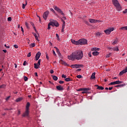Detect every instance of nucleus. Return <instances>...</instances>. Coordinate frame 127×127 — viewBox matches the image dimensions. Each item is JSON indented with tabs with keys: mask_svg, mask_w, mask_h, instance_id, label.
Segmentation results:
<instances>
[{
	"mask_svg": "<svg viewBox=\"0 0 127 127\" xmlns=\"http://www.w3.org/2000/svg\"><path fill=\"white\" fill-rule=\"evenodd\" d=\"M83 56H84L83 51L78 50L72 53L70 56H68L67 58L69 60L74 61V60H81L83 58Z\"/></svg>",
	"mask_w": 127,
	"mask_h": 127,
	"instance_id": "f257e3e1",
	"label": "nucleus"
},
{
	"mask_svg": "<svg viewBox=\"0 0 127 127\" xmlns=\"http://www.w3.org/2000/svg\"><path fill=\"white\" fill-rule=\"evenodd\" d=\"M71 42L72 44H74V45H86L88 43V41L85 39H80L78 41L71 39Z\"/></svg>",
	"mask_w": 127,
	"mask_h": 127,
	"instance_id": "f03ea898",
	"label": "nucleus"
},
{
	"mask_svg": "<svg viewBox=\"0 0 127 127\" xmlns=\"http://www.w3.org/2000/svg\"><path fill=\"white\" fill-rule=\"evenodd\" d=\"M51 24L52 26H56V27H59V23L56 20L51 19L50 20Z\"/></svg>",
	"mask_w": 127,
	"mask_h": 127,
	"instance_id": "7ed1b4c3",
	"label": "nucleus"
},
{
	"mask_svg": "<svg viewBox=\"0 0 127 127\" xmlns=\"http://www.w3.org/2000/svg\"><path fill=\"white\" fill-rule=\"evenodd\" d=\"M115 30V28L110 27L109 28L104 30V32L106 35H110L111 33Z\"/></svg>",
	"mask_w": 127,
	"mask_h": 127,
	"instance_id": "20e7f679",
	"label": "nucleus"
},
{
	"mask_svg": "<svg viewBox=\"0 0 127 127\" xmlns=\"http://www.w3.org/2000/svg\"><path fill=\"white\" fill-rule=\"evenodd\" d=\"M54 8L55 10H56V11L59 12V13H61L62 15H64V16L65 15L63 11H62V10H61V9L59 8V7H58L56 5L54 6Z\"/></svg>",
	"mask_w": 127,
	"mask_h": 127,
	"instance_id": "39448f33",
	"label": "nucleus"
},
{
	"mask_svg": "<svg viewBox=\"0 0 127 127\" xmlns=\"http://www.w3.org/2000/svg\"><path fill=\"white\" fill-rule=\"evenodd\" d=\"M89 21L90 23H96L97 22H103V21L100 20H97L95 19H89Z\"/></svg>",
	"mask_w": 127,
	"mask_h": 127,
	"instance_id": "423d86ee",
	"label": "nucleus"
},
{
	"mask_svg": "<svg viewBox=\"0 0 127 127\" xmlns=\"http://www.w3.org/2000/svg\"><path fill=\"white\" fill-rule=\"evenodd\" d=\"M48 15H49V11H46L43 14V17L45 20H46L47 19V18L48 17Z\"/></svg>",
	"mask_w": 127,
	"mask_h": 127,
	"instance_id": "0eeeda50",
	"label": "nucleus"
},
{
	"mask_svg": "<svg viewBox=\"0 0 127 127\" xmlns=\"http://www.w3.org/2000/svg\"><path fill=\"white\" fill-rule=\"evenodd\" d=\"M114 6L116 7V8L118 11H121V10H122V6L121 5V4H120V3L114 5Z\"/></svg>",
	"mask_w": 127,
	"mask_h": 127,
	"instance_id": "6e6552de",
	"label": "nucleus"
},
{
	"mask_svg": "<svg viewBox=\"0 0 127 127\" xmlns=\"http://www.w3.org/2000/svg\"><path fill=\"white\" fill-rule=\"evenodd\" d=\"M82 66H83L82 64H72L71 65H70L71 68H76V69H78V68H80L81 67H82Z\"/></svg>",
	"mask_w": 127,
	"mask_h": 127,
	"instance_id": "1a4fd4ad",
	"label": "nucleus"
},
{
	"mask_svg": "<svg viewBox=\"0 0 127 127\" xmlns=\"http://www.w3.org/2000/svg\"><path fill=\"white\" fill-rule=\"evenodd\" d=\"M122 83H123V81H121L120 80H118V81H116L111 82L109 84V85H117L118 84H122Z\"/></svg>",
	"mask_w": 127,
	"mask_h": 127,
	"instance_id": "9d476101",
	"label": "nucleus"
},
{
	"mask_svg": "<svg viewBox=\"0 0 127 127\" xmlns=\"http://www.w3.org/2000/svg\"><path fill=\"white\" fill-rule=\"evenodd\" d=\"M29 116V110H26L25 112L23 114L22 117L25 118L26 117H28Z\"/></svg>",
	"mask_w": 127,
	"mask_h": 127,
	"instance_id": "9b49d317",
	"label": "nucleus"
},
{
	"mask_svg": "<svg viewBox=\"0 0 127 127\" xmlns=\"http://www.w3.org/2000/svg\"><path fill=\"white\" fill-rule=\"evenodd\" d=\"M40 56H41V53L40 52H38L36 54L35 56V59L36 61H37L40 58Z\"/></svg>",
	"mask_w": 127,
	"mask_h": 127,
	"instance_id": "f8f14e48",
	"label": "nucleus"
},
{
	"mask_svg": "<svg viewBox=\"0 0 127 127\" xmlns=\"http://www.w3.org/2000/svg\"><path fill=\"white\" fill-rule=\"evenodd\" d=\"M127 66L126 67L125 69H123L122 71H121L119 75H120V76H122V75H123V74H125V73H127Z\"/></svg>",
	"mask_w": 127,
	"mask_h": 127,
	"instance_id": "ddd939ff",
	"label": "nucleus"
},
{
	"mask_svg": "<svg viewBox=\"0 0 127 127\" xmlns=\"http://www.w3.org/2000/svg\"><path fill=\"white\" fill-rule=\"evenodd\" d=\"M56 89L58 91H63L64 90V88L61 85L57 86Z\"/></svg>",
	"mask_w": 127,
	"mask_h": 127,
	"instance_id": "4468645a",
	"label": "nucleus"
},
{
	"mask_svg": "<svg viewBox=\"0 0 127 127\" xmlns=\"http://www.w3.org/2000/svg\"><path fill=\"white\" fill-rule=\"evenodd\" d=\"M112 3L114 6L116 5L117 4H119V3H120V2L118 0H112Z\"/></svg>",
	"mask_w": 127,
	"mask_h": 127,
	"instance_id": "2eb2a0df",
	"label": "nucleus"
},
{
	"mask_svg": "<svg viewBox=\"0 0 127 127\" xmlns=\"http://www.w3.org/2000/svg\"><path fill=\"white\" fill-rule=\"evenodd\" d=\"M118 42H119V39L116 38L115 40L112 42L113 45H116V44H118Z\"/></svg>",
	"mask_w": 127,
	"mask_h": 127,
	"instance_id": "dca6fc26",
	"label": "nucleus"
},
{
	"mask_svg": "<svg viewBox=\"0 0 127 127\" xmlns=\"http://www.w3.org/2000/svg\"><path fill=\"white\" fill-rule=\"evenodd\" d=\"M54 48L56 50L57 53L60 56L61 55V53H60V51L59 50V49L57 48V47H54Z\"/></svg>",
	"mask_w": 127,
	"mask_h": 127,
	"instance_id": "f3484780",
	"label": "nucleus"
},
{
	"mask_svg": "<svg viewBox=\"0 0 127 127\" xmlns=\"http://www.w3.org/2000/svg\"><path fill=\"white\" fill-rule=\"evenodd\" d=\"M99 54H100V52H99L98 51H95V52H92V55L93 56H98V55H99Z\"/></svg>",
	"mask_w": 127,
	"mask_h": 127,
	"instance_id": "a211bd4d",
	"label": "nucleus"
},
{
	"mask_svg": "<svg viewBox=\"0 0 127 127\" xmlns=\"http://www.w3.org/2000/svg\"><path fill=\"white\" fill-rule=\"evenodd\" d=\"M99 50H100V48H96V47L92 48L91 49V51H99Z\"/></svg>",
	"mask_w": 127,
	"mask_h": 127,
	"instance_id": "6ab92c4d",
	"label": "nucleus"
},
{
	"mask_svg": "<svg viewBox=\"0 0 127 127\" xmlns=\"http://www.w3.org/2000/svg\"><path fill=\"white\" fill-rule=\"evenodd\" d=\"M29 107H30V103L29 102H27L26 106V110L29 111Z\"/></svg>",
	"mask_w": 127,
	"mask_h": 127,
	"instance_id": "aec40b11",
	"label": "nucleus"
},
{
	"mask_svg": "<svg viewBox=\"0 0 127 127\" xmlns=\"http://www.w3.org/2000/svg\"><path fill=\"white\" fill-rule=\"evenodd\" d=\"M95 87H97L98 90H104V87L103 86H99L98 85H96Z\"/></svg>",
	"mask_w": 127,
	"mask_h": 127,
	"instance_id": "412c9836",
	"label": "nucleus"
},
{
	"mask_svg": "<svg viewBox=\"0 0 127 127\" xmlns=\"http://www.w3.org/2000/svg\"><path fill=\"white\" fill-rule=\"evenodd\" d=\"M34 68L35 69H38L40 68V64H34Z\"/></svg>",
	"mask_w": 127,
	"mask_h": 127,
	"instance_id": "4be33fe9",
	"label": "nucleus"
},
{
	"mask_svg": "<svg viewBox=\"0 0 127 127\" xmlns=\"http://www.w3.org/2000/svg\"><path fill=\"white\" fill-rule=\"evenodd\" d=\"M96 75V72H93L91 76L90 79H96V76H95Z\"/></svg>",
	"mask_w": 127,
	"mask_h": 127,
	"instance_id": "5701e85b",
	"label": "nucleus"
},
{
	"mask_svg": "<svg viewBox=\"0 0 127 127\" xmlns=\"http://www.w3.org/2000/svg\"><path fill=\"white\" fill-rule=\"evenodd\" d=\"M101 35H102V33L100 32H97L95 33V36H98L99 37V36H101Z\"/></svg>",
	"mask_w": 127,
	"mask_h": 127,
	"instance_id": "b1692460",
	"label": "nucleus"
},
{
	"mask_svg": "<svg viewBox=\"0 0 127 127\" xmlns=\"http://www.w3.org/2000/svg\"><path fill=\"white\" fill-rule=\"evenodd\" d=\"M27 5V1L25 0V4H22V8L23 9H24V8H25V6H26V5Z\"/></svg>",
	"mask_w": 127,
	"mask_h": 127,
	"instance_id": "393cba45",
	"label": "nucleus"
},
{
	"mask_svg": "<svg viewBox=\"0 0 127 127\" xmlns=\"http://www.w3.org/2000/svg\"><path fill=\"white\" fill-rule=\"evenodd\" d=\"M121 30H127V26H123L120 28Z\"/></svg>",
	"mask_w": 127,
	"mask_h": 127,
	"instance_id": "a878e982",
	"label": "nucleus"
},
{
	"mask_svg": "<svg viewBox=\"0 0 127 127\" xmlns=\"http://www.w3.org/2000/svg\"><path fill=\"white\" fill-rule=\"evenodd\" d=\"M52 78L54 81H57L58 80V77L55 75H53Z\"/></svg>",
	"mask_w": 127,
	"mask_h": 127,
	"instance_id": "bb28decb",
	"label": "nucleus"
},
{
	"mask_svg": "<svg viewBox=\"0 0 127 127\" xmlns=\"http://www.w3.org/2000/svg\"><path fill=\"white\" fill-rule=\"evenodd\" d=\"M21 101H22V97L18 98L16 100V102H17V103H18V102H20Z\"/></svg>",
	"mask_w": 127,
	"mask_h": 127,
	"instance_id": "cd10ccee",
	"label": "nucleus"
},
{
	"mask_svg": "<svg viewBox=\"0 0 127 127\" xmlns=\"http://www.w3.org/2000/svg\"><path fill=\"white\" fill-rule=\"evenodd\" d=\"M65 81L66 82H70V81H72V79H71V78H69V77H67V78H65Z\"/></svg>",
	"mask_w": 127,
	"mask_h": 127,
	"instance_id": "c85d7f7f",
	"label": "nucleus"
},
{
	"mask_svg": "<svg viewBox=\"0 0 127 127\" xmlns=\"http://www.w3.org/2000/svg\"><path fill=\"white\" fill-rule=\"evenodd\" d=\"M65 24H63L62 27V32H64V29L65 28Z\"/></svg>",
	"mask_w": 127,
	"mask_h": 127,
	"instance_id": "c756f323",
	"label": "nucleus"
},
{
	"mask_svg": "<svg viewBox=\"0 0 127 127\" xmlns=\"http://www.w3.org/2000/svg\"><path fill=\"white\" fill-rule=\"evenodd\" d=\"M30 47L31 48H33V47H35V43H32L30 45Z\"/></svg>",
	"mask_w": 127,
	"mask_h": 127,
	"instance_id": "7c9ffc66",
	"label": "nucleus"
},
{
	"mask_svg": "<svg viewBox=\"0 0 127 127\" xmlns=\"http://www.w3.org/2000/svg\"><path fill=\"white\" fill-rule=\"evenodd\" d=\"M124 86H126V84H119V85L115 86V87H124Z\"/></svg>",
	"mask_w": 127,
	"mask_h": 127,
	"instance_id": "2f4dec72",
	"label": "nucleus"
},
{
	"mask_svg": "<svg viewBox=\"0 0 127 127\" xmlns=\"http://www.w3.org/2000/svg\"><path fill=\"white\" fill-rule=\"evenodd\" d=\"M34 36L35 37V39H36L38 41H39V40H38V37L37 36V35L36 33L34 34Z\"/></svg>",
	"mask_w": 127,
	"mask_h": 127,
	"instance_id": "473e14b6",
	"label": "nucleus"
},
{
	"mask_svg": "<svg viewBox=\"0 0 127 127\" xmlns=\"http://www.w3.org/2000/svg\"><path fill=\"white\" fill-rule=\"evenodd\" d=\"M25 24L26 25V27L28 29H29V25H28V23H27V22H25Z\"/></svg>",
	"mask_w": 127,
	"mask_h": 127,
	"instance_id": "72a5a7b5",
	"label": "nucleus"
},
{
	"mask_svg": "<svg viewBox=\"0 0 127 127\" xmlns=\"http://www.w3.org/2000/svg\"><path fill=\"white\" fill-rule=\"evenodd\" d=\"M114 51H119V47H116L113 49Z\"/></svg>",
	"mask_w": 127,
	"mask_h": 127,
	"instance_id": "f704fd0d",
	"label": "nucleus"
},
{
	"mask_svg": "<svg viewBox=\"0 0 127 127\" xmlns=\"http://www.w3.org/2000/svg\"><path fill=\"white\" fill-rule=\"evenodd\" d=\"M51 25H52V24H51V23L50 22V23L48 24V29H51V27L50 26Z\"/></svg>",
	"mask_w": 127,
	"mask_h": 127,
	"instance_id": "c9c22d12",
	"label": "nucleus"
},
{
	"mask_svg": "<svg viewBox=\"0 0 127 127\" xmlns=\"http://www.w3.org/2000/svg\"><path fill=\"white\" fill-rule=\"evenodd\" d=\"M111 54H112V53H109L106 55V58H109V57H111Z\"/></svg>",
	"mask_w": 127,
	"mask_h": 127,
	"instance_id": "e433bc0d",
	"label": "nucleus"
},
{
	"mask_svg": "<svg viewBox=\"0 0 127 127\" xmlns=\"http://www.w3.org/2000/svg\"><path fill=\"white\" fill-rule=\"evenodd\" d=\"M123 13H124V14H126V13H127V8L125 9L123 11Z\"/></svg>",
	"mask_w": 127,
	"mask_h": 127,
	"instance_id": "4c0bfd02",
	"label": "nucleus"
},
{
	"mask_svg": "<svg viewBox=\"0 0 127 127\" xmlns=\"http://www.w3.org/2000/svg\"><path fill=\"white\" fill-rule=\"evenodd\" d=\"M62 78H64V79H66V78H67V76L64 74H62Z\"/></svg>",
	"mask_w": 127,
	"mask_h": 127,
	"instance_id": "58836bf2",
	"label": "nucleus"
},
{
	"mask_svg": "<svg viewBox=\"0 0 127 127\" xmlns=\"http://www.w3.org/2000/svg\"><path fill=\"white\" fill-rule=\"evenodd\" d=\"M88 57H92V53H91V52L88 53Z\"/></svg>",
	"mask_w": 127,
	"mask_h": 127,
	"instance_id": "ea45409f",
	"label": "nucleus"
},
{
	"mask_svg": "<svg viewBox=\"0 0 127 127\" xmlns=\"http://www.w3.org/2000/svg\"><path fill=\"white\" fill-rule=\"evenodd\" d=\"M24 81H26L28 80V78H27V77H26V76H24Z\"/></svg>",
	"mask_w": 127,
	"mask_h": 127,
	"instance_id": "a19ab883",
	"label": "nucleus"
},
{
	"mask_svg": "<svg viewBox=\"0 0 127 127\" xmlns=\"http://www.w3.org/2000/svg\"><path fill=\"white\" fill-rule=\"evenodd\" d=\"M50 9L51 11H52V12H54V13H55V10H54L53 8H51Z\"/></svg>",
	"mask_w": 127,
	"mask_h": 127,
	"instance_id": "79ce46f5",
	"label": "nucleus"
},
{
	"mask_svg": "<svg viewBox=\"0 0 127 127\" xmlns=\"http://www.w3.org/2000/svg\"><path fill=\"white\" fill-rule=\"evenodd\" d=\"M30 56H31V53L30 52L28 54V55H27V57H30Z\"/></svg>",
	"mask_w": 127,
	"mask_h": 127,
	"instance_id": "37998d69",
	"label": "nucleus"
},
{
	"mask_svg": "<svg viewBox=\"0 0 127 127\" xmlns=\"http://www.w3.org/2000/svg\"><path fill=\"white\" fill-rule=\"evenodd\" d=\"M77 78H78V79H81V78H82V75H78L77 76Z\"/></svg>",
	"mask_w": 127,
	"mask_h": 127,
	"instance_id": "c03bdc74",
	"label": "nucleus"
},
{
	"mask_svg": "<svg viewBox=\"0 0 127 127\" xmlns=\"http://www.w3.org/2000/svg\"><path fill=\"white\" fill-rule=\"evenodd\" d=\"M89 90H90V89L89 88H83V91H84L85 92H86V91H89Z\"/></svg>",
	"mask_w": 127,
	"mask_h": 127,
	"instance_id": "a18cd8bd",
	"label": "nucleus"
},
{
	"mask_svg": "<svg viewBox=\"0 0 127 127\" xmlns=\"http://www.w3.org/2000/svg\"><path fill=\"white\" fill-rule=\"evenodd\" d=\"M78 92H81V91H83V88H79L77 90Z\"/></svg>",
	"mask_w": 127,
	"mask_h": 127,
	"instance_id": "49530a36",
	"label": "nucleus"
},
{
	"mask_svg": "<svg viewBox=\"0 0 127 127\" xmlns=\"http://www.w3.org/2000/svg\"><path fill=\"white\" fill-rule=\"evenodd\" d=\"M56 37H57L58 38V40H60V39L59 38V35H58V34H56Z\"/></svg>",
	"mask_w": 127,
	"mask_h": 127,
	"instance_id": "de8ad7c7",
	"label": "nucleus"
},
{
	"mask_svg": "<svg viewBox=\"0 0 127 127\" xmlns=\"http://www.w3.org/2000/svg\"><path fill=\"white\" fill-rule=\"evenodd\" d=\"M4 87H5V85L4 84H3V85L0 86V88L1 89L2 88H4Z\"/></svg>",
	"mask_w": 127,
	"mask_h": 127,
	"instance_id": "09e8293b",
	"label": "nucleus"
},
{
	"mask_svg": "<svg viewBox=\"0 0 127 127\" xmlns=\"http://www.w3.org/2000/svg\"><path fill=\"white\" fill-rule=\"evenodd\" d=\"M61 21H62L63 24H65V21H64V20H63V19H61Z\"/></svg>",
	"mask_w": 127,
	"mask_h": 127,
	"instance_id": "8fccbe9b",
	"label": "nucleus"
},
{
	"mask_svg": "<svg viewBox=\"0 0 127 127\" xmlns=\"http://www.w3.org/2000/svg\"><path fill=\"white\" fill-rule=\"evenodd\" d=\"M60 62L61 64H65V63L64 62H63V61H62V60H61L60 61Z\"/></svg>",
	"mask_w": 127,
	"mask_h": 127,
	"instance_id": "3c124183",
	"label": "nucleus"
},
{
	"mask_svg": "<svg viewBox=\"0 0 127 127\" xmlns=\"http://www.w3.org/2000/svg\"><path fill=\"white\" fill-rule=\"evenodd\" d=\"M59 84H64V81H62V80H60L59 82Z\"/></svg>",
	"mask_w": 127,
	"mask_h": 127,
	"instance_id": "603ef678",
	"label": "nucleus"
},
{
	"mask_svg": "<svg viewBox=\"0 0 127 127\" xmlns=\"http://www.w3.org/2000/svg\"><path fill=\"white\" fill-rule=\"evenodd\" d=\"M53 55H54L55 56H56V53H55V51L53 50Z\"/></svg>",
	"mask_w": 127,
	"mask_h": 127,
	"instance_id": "864d4df0",
	"label": "nucleus"
},
{
	"mask_svg": "<svg viewBox=\"0 0 127 127\" xmlns=\"http://www.w3.org/2000/svg\"><path fill=\"white\" fill-rule=\"evenodd\" d=\"M8 21H11V18L10 17H8Z\"/></svg>",
	"mask_w": 127,
	"mask_h": 127,
	"instance_id": "5fc2aeb1",
	"label": "nucleus"
},
{
	"mask_svg": "<svg viewBox=\"0 0 127 127\" xmlns=\"http://www.w3.org/2000/svg\"><path fill=\"white\" fill-rule=\"evenodd\" d=\"M21 31L23 33L24 32V30H23V28L22 26H21Z\"/></svg>",
	"mask_w": 127,
	"mask_h": 127,
	"instance_id": "6e6d98bb",
	"label": "nucleus"
},
{
	"mask_svg": "<svg viewBox=\"0 0 127 127\" xmlns=\"http://www.w3.org/2000/svg\"><path fill=\"white\" fill-rule=\"evenodd\" d=\"M46 58L47 60H49V56H48V54H46Z\"/></svg>",
	"mask_w": 127,
	"mask_h": 127,
	"instance_id": "4d7b16f0",
	"label": "nucleus"
},
{
	"mask_svg": "<svg viewBox=\"0 0 127 127\" xmlns=\"http://www.w3.org/2000/svg\"><path fill=\"white\" fill-rule=\"evenodd\" d=\"M62 19H63V20H66V19H67V18H66V17L64 16L63 17V18H62Z\"/></svg>",
	"mask_w": 127,
	"mask_h": 127,
	"instance_id": "13d9d810",
	"label": "nucleus"
},
{
	"mask_svg": "<svg viewBox=\"0 0 127 127\" xmlns=\"http://www.w3.org/2000/svg\"><path fill=\"white\" fill-rule=\"evenodd\" d=\"M14 47L15 48L17 49V48H18V46H17V45H14Z\"/></svg>",
	"mask_w": 127,
	"mask_h": 127,
	"instance_id": "bf43d9fd",
	"label": "nucleus"
},
{
	"mask_svg": "<svg viewBox=\"0 0 127 127\" xmlns=\"http://www.w3.org/2000/svg\"><path fill=\"white\" fill-rule=\"evenodd\" d=\"M50 73L51 74H53V73H54V71L53 69H51L50 70Z\"/></svg>",
	"mask_w": 127,
	"mask_h": 127,
	"instance_id": "052dcab7",
	"label": "nucleus"
},
{
	"mask_svg": "<svg viewBox=\"0 0 127 127\" xmlns=\"http://www.w3.org/2000/svg\"><path fill=\"white\" fill-rule=\"evenodd\" d=\"M9 98H10V96H8V97L6 98V101H8V100H9Z\"/></svg>",
	"mask_w": 127,
	"mask_h": 127,
	"instance_id": "680f3d73",
	"label": "nucleus"
},
{
	"mask_svg": "<svg viewBox=\"0 0 127 127\" xmlns=\"http://www.w3.org/2000/svg\"><path fill=\"white\" fill-rule=\"evenodd\" d=\"M41 62V60H39L38 61L37 64H40Z\"/></svg>",
	"mask_w": 127,
	"mask_h": 127,
	"instance_id": "e2e57ef3",
	"label": "nucleus"
},
{
	"mask_svg": "<svg viewBox=\"0 0 127 127\" xmlns=\"http://www.w3.org/2000/svg\"><path fill=\"white\" fill-rule=\"evenodd\" d=\"M4 47H6V48H9V46H6V44L4 45Z\"/></svg>",
	"mask_w": 127,
	"mask_h": 127,
	"instance_id": "0e129e2a",
	"label": "nucleus"
},
{
	"mask_svg": "<svg viewBox=\"0 0 127 127\" xmlns=\"http://www.w3.org/2000/svg\"><path fill=\"white\" fill-rule=\"evenodd\" d=\"M30 24H31V25H32V26H34V23H33V22H30Z\"/></svg>",
	"mask_w": 127,
	"mask_h": 127,
	"instance_id": "69168bd1",
	"label": "nucleus"
},
{
	"mask_svg": "<svg viewBox=\"0 0 127 127\" xmlns=\"http://www.w3.org/2000/svg\"><path fill=\"white\" fill-rule=\"evenodd\" d=\"M64 66H67L68 67H70V64H64Z\"/></svg>",
	"mask_w": 127,
	"mask_h": 127,
	"instance_id": "338daca9",
	"label": "nucleus"
},
{
	"mask_svg": "<svg viewBox=\"0 0 127 127\" xmlns=\"http://www.w3.org/2000/svg\"><path fill=\"white\" fill-rule=\"evenodd\" d=\"M20 114V111L18 110V116H19Z\"/></svg>",
	"mask_w": 127,
	"mask_h": 127,
	"instance_id": "774afa93",
	"label": "nucleus"
}]
</instances>
